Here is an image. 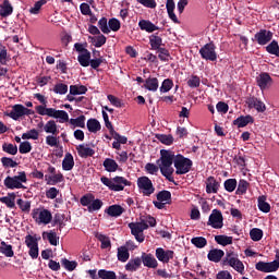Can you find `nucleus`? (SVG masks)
<instances>
[{
	"label": "nucleus",
	"mask_w": 279,
	"mask_h": 279,
	"mask_svg": "<svg viewBox=\"0 0 279 279\" xmlns=\"http://www.w3.org/2000/svg\"><path fill=\"white\" fill-rule=\"evenodd\" d=\"M161 175L169 182H173V165H175V154L171 150L161 149L160 158L157 160Z\"/></svg>",
	"instance_id": "nucleus-1"
},
{
	"label": "nucleus",
	"mask_w": 279,
	"mask_h": 279,
	"mask_svg": "<svg viewBox=\"0 0 279 279\" xmlns=\"http://www.w3.org/2000/svg\"><path fill=\"white\" fill-rule=\"evenodd\" d=\"M35 98L43 104V106L35 107L36 112L40 114V117H50L52 119H59V123L69 122V113L64 110H58L53 108H47V98H45L41 94H35Z\"/></svg>",
	"instance_id": "nucleus-2"
},
{
	"label": "nucleus",
	"mask_w": 279,
	"mask_h": 279,
	"mask_svg": "<svg viewBox=\"0 0 279 279\" xmlns=\"http://www.w3.org/2000/svg\"><path fill=\"white\" fill-rule=\"evenodd\" d=\"M31 217L38 226H49V223H51V219H53L51 211L43 207L34 208L31 213Z\"/></svg>",
	"instance_id": "nucleus-3"
},
{
	"label": "nucleus",
	"mask_w": 279,
	"mask_h": 279,
	"mask_svg": "<svg viewBox=\"0 0 279 279\" xmlns=\"http://www.w3.org/2000/svg\"><path fill=\"white\" fill-rule=\"evenodd\" d=\"M100 181L102 182V184H105V186H108L110 191H116V192L123 191L125 186H130L131 184L130 181H128V179L123 177H114L112 179L102 177Z\"/></svg>",
	"instance_id": "nucleus-4"
},
{
	"label": "nucleus",
	"mask_w": 279,
	"mask_h": 279,
	"mask_svg": "<svg viewBox=\"0 0 279 279\" xmlns=\"http://www.w3.org/2000/svg\"><path fill=\"white\" fill-rule=\"evenodd\" d=\"M27 182V174L25 171L19 172V175L7 177L4 179V186L14 191V189H25L23 184Z\"/></svg>",
	"instance_id": "nucleus-5"
},
{
	"label": "nucleus",
	"mask_w": 279,
	"mask_h": 279,
	"mask_svg": "<svg viewBox=\"0 0 279 279\" xmlns=\"http://www.w3.org/2000/svg\"><path fill=\"white\" fill-rule=\"evenodd\" d=\"M191 167H193V161L191 159L177 155L174 158V168L177 175H184V173H189L191 171Z\"/></svg>",
	"instance_id": "nucleus-6"
},
{
	"label": "nucleus",
	"mask_w": 279,
	"mask_h": 279,
	"mask_svg": "<svg viewBox=\"0 0 279 279\" xmlns=\"http://www.w3.org/2000/svg\"><path fill=\"white\" fill-rule=\"evenodd\" d=\"M129 228L131 230V234L135 236L136 241L138 243H143V241H145V234H143V232L149 228V225H147L145 220H142L140 222H130Z\"/></svg>",
	"instance_id": "nucleus-7"
},
{
	"label": "nucleus",
	"mask_w": 279,
	"mask_h": 279,
	"mask_svg": "<svg viewBox=\"0 0 279 279\" xmlns=\"http://www.w3.org/2000/svg\"><path fill=\"white\" fill-rule=\"evenodd\" d=\"M223 265H229V267H232V269H234L239 274H243V271L245 270V266L243 265V262L239 259V255L232 252L226 254Z\"/></svg>",
	"instance_id": "nucleus-8"
},
{
	"label": "nucleus",
	"mask_w": 279,
	"mask_h": 279,
	"mask_svg": "<svg viewBox=\"0 0 279 279\" xmlns=\"http://www.w3.org/2000/svg\"><path fill=\"white\" fill-rule=\"evenodd\" d=\"M137 187L146 197L154 195V192L156 191V187H154V183L149 177H140L137 179Z\"/></svg>",
	"instance_id": "nucleus-9"
},
{
	"label": "nucleus",
	"mask_w": 279,
	"mask_h": 279,
	"mask_svg": "<svg viewBox=\"0 0 279 279\" xmlns=\"http://www.w3.org/2000/svg\"><path fill=\"white\" fill-rule=\"evenodd\" d=\"M29 114H34V111H32V109H28L23 105H14L10 113H8V117H10V119H13V121H19L21 117H29Z\"/></svg>",
	"instance_id": "nucleus-10"
},
{
	"label": "nucleus",
	"mask_w": 279,
	"mask_h": 279,
	"mask_svg": "<svg viewBox=\"0 0 279 279\" xmlns=\"http://www.w3.org/2000/svg\"><path fill=\"white\" fill-rule=\"evenodd\" d=\"M217 47L215 44L209 43L199 49L201 57L203 60H209L210 62H215L217 60Z\"/></svg>",
	"instance_id": "nucleus-11"
},
{
	"label": "nucleus",
	"mask_w": 279,
	"mask_h": 279,
	"mask_svg": "<svg viewBox=\"0 0 279 279\" xmlns=\"http://www.w3.org/2000/svg\"><path fill=\"white\" fill-rule=\"evenodd\" d=\"M207 226H210L215 230H221V228H223V215L220 210L214 209L211 211Z\"/></svg>",
	"instance_id": "nucleus-12"
},
{
	"label": "nucleus",
	"mask_w": 279,
	"mask_h": 279,
	"mask_svg": "<svg viewBox=\"0 0 279 279\" xmlns=\"http://www.w3.org/2000/svg\"><path fill=\"white\" fill-rule=\"evenodd\" d=\"M256 83L260 90H267L271 88V85L274 84V78H271L269 73L263 72L256 77Z\"/></svg>",
	"instance_id": "nucleus-13"
},
{
	"label": "nucleus",
	"mask_w": 279,
	"mask_h": 279,
	"mask_svg": "<svg viewBox=\"0 0 279 279\" xmlns=\"http://www.w3.org/2000/svg\"><path fill=\"white\" fill-rule=\"evenodd\" d=\"M278 268H279L278 262H270V263L258 262L255 265V269H257V271H264V274H271V271H278Z\"/></svg>",
	"instance_id": "nucleus-14"
},
{
	"label": "nucleus",
	"mask_w": 279,
	"mask_h": 279,
	"mask_svg": "<svg viewBox=\"0 0 279 279\" xmlns=\"http://www.w3.org/2000/svg\"><path fill=\"white\" fill-rule=\"evenodd\" d=\"M173 254H174L173 251L171 250L165 251V248L162 247H158L155 251L156 258L163 264L169 263V260H173Z\"/></svg>",
	"instance_id": "nucleus-15"
},
{
	"label": "nucleus",
	"mask_w": 279,
	"mask_h": 279,
	"mask_svg": "<svg viewBox=\"0 0 279 279\" xmlns=\"http://www.w3.org/2000/svg\"><path fill=\"white\" fill-rule=\"evenodd\" d=\"M274 38V33L267 29H260L258 33L255 34V40L258 45H267Z\"/></svg>",
	"instance_id": "nucleus-16"
},
{
	"label": "nucleus",
	"mask_w": 279,
	"mask_h": 279,
	"mask_svg": "<svg viewBox=\"0 0 279 279\" xmlns=\"http://www.w3.org/2000/svg\"><path fill=\"white\" fill-rule=\"evenodd\" d=\"M248 108H254L257 112H265L267 110V106L260 99L256 97H251L246 100Z\"/></svg>",
	"instance_id": "nucleus-17"
},
{
	"label": "nucleus",
	"mask_w": 279,
	"mask_h": 279,
	"mask_svg": "<svg viewBox=\"0 0 279 279\" xmlns=\"http://www.w3.org/2000/svg\"><path fill=\"white\" fill-rule=\"evenodd\" d=\"M138 27L142 32H147L148 34H154V32H158V29H160V27L151 23L149 20H141L138 22Z\"/></svg>",
	"instance_id": "nucleus-18"
},
{
	"label": "nucleus",
	"mask_w": 279,
	"mask_h": 279,
	"mask_svg": "<svg viewBox=\"0 0 279 279\" xmlns=\"http://www.w3.org/2000/svg\"><path fill=\"white\" fill-rule=\"evenodd\" d=\"M141 260L144 267H149L150 269H156V267H158V260H156V257L151 254L143 253Z\"/></svg>",
	"instance_id": "nucleus-19"
},
{
	"label": "nucleus",
	"mask_w": 279,
	"mask_h": 279,
	"mask_svg": "<svg viewBox=\"0 0 279 279\" xmlns=\"http://www.w3.org/2000/svg\"><path fill=\"white\" fill-rule=\"evenodd\" d=\"M166 10L168 12L169 19H171L177 25H179L180 20H178V15H175V1L167 0Z\"/></svg>",
	"instance_id": "nucleus-20"
},
{
	"label": "nucleus",
	"mask_w": 279,
	"mask_h": 279,
	"mask_svg": "<svg viewBox=\"0 0 279 279\" xmlns=\"http://www.w3.org/2000/svg\"><path fill=\"white\" fill-rule=\"evenodd\" d=\"M206 193H218L219 192V183L215 177L207 178L206 182Z\"/></svg>",
	"instance_id": "nucleus-21"
},
{
	"label": "nucleus",
	"mask_w": 279,
	"mask_h": 279,
	"mask_svg": "<svg viewBox=\"0 0 279 279\" xmlns=\"http://www.w3.org/2000/svg\"><path fill=\"white\" fill-rule=\"evenodd\" d=\"M77 149V154L81 158H88V156H94L95 155V150L93 148H90L88 145H78L76 147Z\"/></svg>",
	"instance_id": "nucleus-22"
},
{
	"label": "nucleus",
	"mask_w": 279,
	"mask_h": 279,
	"mask_svg": "<svg viewBox=\"0 0 279 279\" xmlns=\"http://www.w3.org/2000/svg\"><path fill=\"white\" fill-rule=\"evenodd\" d=\"M12 12H14V8H12L10 0H4L3 3L0 4V16L5 19L7 16H10Z\"/></svg>",
	"instance_id": "nucleus-23"
},
{
	"label": "nucleus",
	"mask_w": 279,
	"mask_h": 279,
	"mask_svg": "<svg viewBox=\"0 0 279 279\" xmlns=\"http://www.w3.org/2000/svg\"><path fill=\"white\" fill-rule=\"evenodd\" d=\"M248 123H254L252 116H241L233 121V125H236V128H245Z\"/></svg>",
	"instance_id": "nucleus-24"
},
{
	"label": "nucleus",
	"mask_w": 279,
	"mask_h": 279,
	"mask_svg": "<svg viewBox=\"0 0 279 279\" xmlns=\"http://www.w3.org/2000/svg\"><path fill=\"white\" fill-rule=\"evenodd\" d=\"M75 167V161L73 160V155L71 153H66L63 161H62V169L63 171H71Z\"/></svg>",
	"instance_id": "nucleus-25"
},
{
	"label": "nucleus",
	"mask_w": 279,
	"mask_h": 279,
	"mask_svg": "<svg viewBox=\"0 0 279 279\" xmlns=\"http://www.w3.org/2000/svg\"><path fill=\"white\" fill-rule=\"evenodd\" d=\"M102 166L105 167V170L108 171V173H114L119 169V163L114 159L106 158Z\"/></svg>",
	"instance_id": "nucleus-26"
},
{
	"label": "nucleus",
	"mask_w": 279,
	"mask_h": 279,
	"mask_svg": "<svg viewBox=\"0 0 279 279\" xmlns=\"http://www.w3.org/2000/svg\"><path fill=\"white\" fill-rule=\"evenodd\" d=\"M0 254H3V256H7V258H12L14 256V250H12V245L5 243V241H2L0 243Z\"/></svg>",
	"instance_id": "nucleus-27"
},
{
	"label": "nucleus",
	"mask_w": 279,
	"mask_h": 279,
	"mask_svg": "<svg viewBox=\"0 0 279 279\" xmlns=\"http://www.w3.org/2000/svg\"><path fill=\"white\" fill-rule=\"evenodd\" d=\"M87 130L92 132V134H97L101 130V123L97 119L87 120Z\"/></svg>",
	"instance_id": "nucleus-28"
},
{
	"label": "nucleus",
	"mask_w": 279,
	"mask_h": 279,
	"mask_svg": "<svg viewBox=\"0 0 279 279\" xmlns=\"http://www.w3.org/2000/svg\"><path fill=\"white\" fill-rule=\"evenodd\" d=\"M123 213H125V209H123V207H121L120 205H111L107 209V214L109 215V217H121Z\"/></svg>",
	"instance_id": "nucleus-29"
},
{
	"label": "nucleus",
	"mask_w": 279,
	"mask_h": 279,
	"mask_svg": "<svg viewBox=\"0 0 279 279\" xmlns=\"http://www.w3.org/2000/svg\"><path fill=\"white\" fill-rule=\"evenodd\" d=\"M44 130L46 134H52L53 136H58L59 134L58 124L53 120L48 121L45 124Z\"/></svg>",
	"instance_id": "nucleus-30"
},
{
	"label": "nucleus",
	"mask_w": 279,
	"mask_h": 279,
	"mask_svg": "<svg viewBox=\"0 0 279 279\" xmlns=\"http://www.w3.org/2000/svg\"><path fill=\"white\" fill-rule=\"evenodd\" d=\"M77 61L81 66H90V51L84 50V52L78 54Z\"/></svg>",
	"instance_id": "nucleus-31"
},
{
	"label": "nucleus",
	"mask_w": 279,
	"mask_h": 279,
	"mask_svg": "<svg viewBox=\"0 0 279 279\" xmlns=\"http://www.w3.org/2000/svg\"><path fill=\"white\" fill-rule=\"evenodd\" d=\"M223 251L222 250H211L209 251L207 257L209 260H211L213 263H219V260H221V258H223Z\"/></svg>",
	"instance_id": "nucleus-32"
},
{
	"label": "nucleus",
	"mask_w": 279,
	"mask_h": 279,
	"mask_svg": "<svg viewBox=\"0 0 279 279\" xmlns=\"http://www.w3.org/2000/svg\"><path fill=\"white\" fill-rule=\"evenodd\" d=\"M143 264V260L140 257L130 259L129 263L125 265L126 271H136Z\"/></svg>",
	"instance_id": "nucleus-33"
},
{
	"label": "nucleus",
	"mask_w": 279,
	"mask_h": 279,
	"mask_svg": "<svg viewBox=\"0 0 279 279\" xmlns=\"http://www.w3.org/2000/svg\"><path fill=\"white\" fill-rule=\"evenodd\" d=\"M118 260H120V263H128V260H130V251L128 247H118Z\"/></svg>",
	"instance_id": "nucleus-34"
},
{
	"label": "nucleus",
	"mask_w": 279,
	"mask_h": 279,
	"mask_svg": "<svg viewBox=\"0 0 279 279\" xmlns=\"http://www.w3.org/2000/svg\"><path fill=\"white\" fill-rule=\"evenodd\" d=\"M2 151L10 156H16V154H19V146H16V144L4 143L2 145Z\"/></svg>",
	"instance_id": "nucleus-35"
},
{
	"label": "nucleus",
	"mask_w": 279,
	"mask_h": 279,
	"mask_svg": "<svg viewBox=\"0 0 279 279\" xmlns=\"http://www.w3.org/2000/svg\"><path fill=\"white\" fill-rule=\"evenodd\" d=\"M39 136L40 133L36 129H32L28 132L22 134L23 141H38Z\"/></svg>",
	"instance_id": "nucleus-36"
},
{
	"label": "nucleus",
	"mask_w": 279,
	"mask_h": 279,
	"mask_svg": "<svg viewBox=\"0 0 279 279\" xmlns=\"http://www.w3.org/2000/svg\"><path fill=\"white\" fill-rule=\"evenodd\" d=\"M89 43L94 45V47H104V44L106 43V36L98 35V36H89L88 37Z\"/></svg>",
	"instance_id": "nucleus-37"
},
{
	"label": "nucleus",
	"mask_w": 279,
	"mask_h": 279,
	"mask_svg": "<svg viewBox=\"0 0 279 279\" xmlns=\"http://www.w3.org/2000/svg\"><path fill=\"white\" fill-rule=\"evenodd\" d=\"M88 88L84 85H71L70 95H86Z\"/></svg>",
	"instance_id": "nucleus-38"
},
{
	"label": "nucleus",
	"mask_w": 279,
	"mask_h": 279,
	"mask_svg": "<svg viewBox=\"0 0 279 279\" xmlns=\"http://www.w3.org/2000/svg\"><path fill=\"white\" fill-rule=\"evenodd\" d=\"M14 199H16V194L12 193V194H9V196L1 197L0 202L2 204H5L8 208H14V206H16V204L14 203Z\"/></svg>",
	"instance_id": "nucleus-39"
},
{
	"label": "nucleus",
	"mask_w": 279,
	"mask_h": 279,
	"mask_svg": "<svg viewBox=\"0 0 279 279\" xmlns=\"http://www.w3.org/2000/svg\"><path fill=\"white\" fill-rule=\"evenodd\" d=\"M258 208L262 210V213H269L271 210V206L269 203H267L266 196H259L258 197Z\"/></svg>",
	"instance_id": "nucleus-40"
},
{
	"label": "nucleus",
	"mask_w": 279,
	"mask_h": 279,
	"mask_svg": "<svg viewBox=\"0 0 279 279\" xmlns=\"http://www.w3.org/2000/svg\"><path fill=\"white\" fill-rule=\"evenodd\" d=\"M70 125H73V128H86V117L80 116L75 119H70Z\"/></svg>",
	"instance_id": "nucleus-41"
},
{
	"label": "nucleus",
	"mask_w": 279,
	"mask_h": 279,
	"mask_svg": "<svg viewBox=\"0 0 279 279\" xmlns=\"http://www.w3.org/2000/svg\"><path fill=\"white\" fill-rule=\"evenodd\" d=\"M149 43H150V47L151 49L158 50V49H162V38L156 35H151L149 37Z\"/></svg>",
	"instance_id": "nucleus-42"
},
{
	"label": "nucleus",
	"mask_w": 279,
	"mask_h": 279,
	"mask_svg": "<svg viewBox=\"0 0 279 279\" xmlns=\"http://www.w3.org/2000/svg\"><path fill=\"white\" fill-rule=\"evenodd\" d=\"M215 241L218 243V245H223V247H226V245H232V236L216 235Z\"/></svg>",
	"instance_id": "nucleus-43"
},
{
	"label": "nucleus",
	"mask_w": 279,
	"mask_h": 279,
	"mask_svg": "<svg viewBox=\"0 0 279 279\" xmlns=\"http://www.w3.org/2000/svg\"><path fill=\"white\" fill-rule=\"evenodd\" d=\"M16 204L22 213L29 214V211L32 210V202L29 201H23L22 198H20L17 199Z\"/></svg>",
	"instance_id": "nucleus-44"
},
{
	"label": "nucleus",
	"mask_w": 279,
	"mask_h": 279,
	"mask_svg": "<svg viewBox=\"0 0 279 279\" xmlns=\"http://www.w3.org/2000/svg\"><path fill=\"white\" fill-rule=\"evenodd\" d=\"M144 86L147 88V90H153V93H156V90H158V78H147Z\"/></svg>",
	"instance_id": "nucleus-45"
},
{
	"label": "nucleus",
	"mask_w": 279,
	"mask_h": 279,
	"mask_svg": "<svg viewBox=\"0 0 279 279\" xmlns=\"http://www.w3.org/2000/svg\"><path fill=\"white\" fill-rule=\"evenodd\" d=\"M157 201L158 202H163V204H169L171 202V192L169 191H161L157 194Z\"/></svg>",
	"instance_id": "nucleus-46"
},
{
	"label": "nucleus",
	"mask_w": 279,
	"mask_h": 279,
	"mask_svg": "<svg viewBox=\"0 0 279 279\" xmlns=\"http://www.w3.org/2000/svg\"><path fill=\"white\" fill-rule=\"evenodd\" d=\"M192 245H195V247L202 248L206 247L208 244V241H206V238L204 236H196L191 240Z\"/></svg>",
	"instance_id": "nucleus-47"
},
{
	"label": "nucleus",
	"mask_w": 279,
	"mask_h": 279,
	"mask_svg": "<svg viewBox=\"0 0 279 279\" xmlns=\"http://www.w3.org/2000/svg\"><path fill=\"white\" fill-rule=\"evenodd\" d=\"M53 93L57 95H66L69 93V86L64 83H58L53 87Z\"/></svg>",
	"instance_id": "nucleus-48"
},
{
	"label": "nucleus",
	"mask_w": 279,
	"mask_h": 279,
	"mask_svg": "<svg viewBox=\"0 0 279 279\" xmlns=\"http://www.w3.org/2000/svg\"><path fill=\"white\" fill-rule=\"evenodd\" d=\"M98 276L101 279H117V274L112 270L100 269Z\"/></svg>",
	"instance_id": "nucleus-49"
},
{
	"label": "nucleus",
	"mask_w": 279,
	"mask_h": 279,
	"mask_svg": "<svg viewBox=\"0 0 279 279\" xmlns=\"http://www.w3.org/2000/svg\"><path fill=\"white\" fill-rule=\"evenodd\" d=\"M266 51H268V53H271L272 56H278V57H279V46H278V41L272 40V41L266 47Z\"/></svg>",
	"instance_id": "nucleus-50"
},
{
	"label": "nucleus",
	"mask_w": 279,
	"mask_h": 279,
	"mask_svg": "<svg viewBox=\"0 0 279 279\" xmlns=\"http://www.w3.org/2000/svg\"><path fill=\"white\" fill-rule=\"evenodd\" d=\"M44 234H46L50 245L58 246V241L60 238H58V233H56V231L45 232Z\"/></svg>",
	"instance_id": "nucleus-51"
},
{
	"label": "nucleus",
	"mask_w": 279,
	"mask_h": 279,
	"mask_svg": "<svg viewBox=\"0 0 279 279\" xmlns=\"http://www.w3.org/2000/svg\"><path fill=\"white\" fill-rule=\"evenodd\" d=\"M1 163L4 167L10 168V169H14V167H19V163L10 157H2L1 158Z\"/></svg>",
	"instance_id": "nucleus-52"
},
{
	"label": "nucleus",
	"mask_w": 279,
	"mask_h": 279,
	"mask_svg": "<svg viewBox=\"0 0 279 279\" xmlns=\"http://www.w3.org/2000/svg\"><path fill=\"white\" fill-rule=\"evenodd\" d=\"M61 264L63 265V267L68 270V271H75L76 267H77V262H71L66 258L61 260Z\"/></svg>",
	"instance_id": "nucleus-53"
},
{
	"label": "nucleus",
	"mask_w": 279,
	"mask_h": 279,
	"mask_svg": "<svg viewBox=\"0 0 279 279\" xmlns=\"http://www.w3.org/2000/svg\"><path fill=\"white\" fill-rule=\"evenodd\" d=\"M63 180H64V175L60 172L51 174L48 178L49 184H58V183L62 182Z\"/></svg>",
	"instance_id": "nucleus-54"
},
{
	"label": "nucleus",
	"mask_w": 279,
	"mask_h": 279,
	"mask_svg": "<svg viewBox=\"0 0 279 279\" xmlns=\"http://www.w3.org/2000/svg\"><path fill=\"white\" fill-rule=\"evenodd\" d=\"M250 236L252 241H260L263 239V230L254 228L250 231Z\"/></svg>",
	"instance_id": "nucleus-55"
},
{
	"label": "nucleus",
	"mask_w": 279,
	"mask_h": 279,
	"mask_svg": "<svg viewBox=\"0 0 279 279\" xmlns=\"http://www.w3.org/2000/svg\"><path fill=\"white\" fill-rule=\"evenodd\" d=\"M47 3V0H39L37 1L34 7L29 9L31 14H39L40 13V8Z\"/></svg>",
	"instance_id": "nucleus-56"
},
{
	"label": "nucleus",
	"mask_w": 279,
	"mask_h": 279,
	"mask_svg": "<svg viewBox=\"0 0 279 279\" xmlns=\"http://www.w3.org/2000/svg\"><path fill=\"white\" fill-rule=\"evenodd\" d=\"M97 239L100 241L102 250H108V247H110V238L106 236L105 234H98Z\"/></svg>",
	"instance_id": "nucleus-57"
},
{
	"label": "nucleus",
	"mask_w": 279,
	"mask_h": 279,
	"mask_svg": "<svg viewBox=\"0 0 279 279\" xmlns=\"http://www.w3.org/2000/svg\"><path fill=\"white\" fill-rule=\"evenodd\" d=\"M98 27L102 34H110V28L108 27V19L101 17L98 22Z\"/></svg>",
	"instance_id": "nucleus-58"
},
{
	"label": "nucleus",
	"mask_w": 279,
	"mask_h": 279,
	"mask_svg": "<svg viewBox=\"0 0 279 279\" xmlns=\"http://www.w3.org/2000/svg\"><path fill=\"white\" fill-rule=\"evenodd\" d=\"M108 25L111 32H119L121 29V22L114 17L109 20Z\"/></svg>",
	"instance_id": "nucleus-59"
},
{
	"label": "nucleus",
	"mask_w": 279,
	"mask_h": 279,
	"mask_svg": "<svg viewBox=\"0 0 279 279\" xmlns=\"http://www.w3.org/2000/svg\"><path fill=\"white\" fill-rule=\"evenodd\" d=\"M145 170L147 171V173H149L150 175H156L158 173V171L160 170L159 166H156V163H151L148 162L145 166Z\"/></svg>",
	"instance_id": "nucleus-60"
},
{
	"label": "nucleus",
	"mask_w": 279,
	"mask_h": 279,
	"mask_svg": "<svg viewBox=\"0 0 279 279\" xmlns=\"http://www.w3.org/2000/svg\"><path fill=\"white\" fill-rule=\"evenodd\" d=\"M157 138L163 145H173V136L172 135H157Z\"/></svg>",
	"instance_id": "nucleus-61"
},
{
	"label": "nucleus",
	"mask_w": 279,
	"mask_h": 279,
	"mask_svg": "<svg viewBox=\"0 0 279 279\" xmlns=\"http://www.w3.org/2000/svg\"><path fill=\"white\" fill-rule=\"evenodd\" d=\"M225 189L229 193H232L236 189V179H229L225 181Z\"/></svg>",
	"instance_id": "nucleus-62"
},
{
	"label": "nucleus",
	"mask_w": 279,
	"mask_h": 279,
	"mask_svg": "<svg viewBox=\"0 0 279 279\" xmlns=\"http://www.w3.org/2000/svg\"><path fill=\"white\" fill-rule=\"evenodd\" d=\"M25 244L27 247H37L38 246V239L33 235L25 236Z\"/></svg>",
	"instance_id": "nucleus-63"
},
{
	"label": "nucleus",
	"mask_w": 279,
	"mask_h": 279,
	"mask_svg": "<svg viewBox=\"0 0 279 279\" xmlns=\"http://www.w3.org/2000/svg\"><path fill=\"white\" fill-rule=\"evenodd\" d=\"M20 154H29L32 151V143L29 142H22L19 147Z\"/></svg>",
	"instance_id": "nucleus-64"
}]
</instances>
